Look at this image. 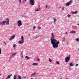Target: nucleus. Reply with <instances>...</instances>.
Segmentation results:
<instances>
[{
    "label": "nucleus",
    "mask_w": 79,
    "mask_h": 79,
    "mask_svg": "<svg viewBox=\"0 0 79 79\" xmlns=\"http://www.w3.org/2000/svg\"><path fill=\"white\" fill-rule=\"evenodd\" d=\"M51 44L53 45V48H58V44H60V41H57V40L55 39V36L53 33H51Z\"/></svg>",
    "instance_id": "nucleus-1"
},
{
    "label": "nucleus",
    "mask_w": 79,
    "mask_h": 79,
    "mask_svg": "<svg viewBox=\"0 0 79 79\" xmlns=\"http://www.w3.org/2000/svg\"><path fill=\"white\" fill-rule=\"evenodd\" d=\"M6 21H4L3 23L0 22V25H2V24H5V23H6V24L9 25L10 24V19H7Z\"/></svg>",
    "instance_id": "nucleus-2"
},
{
    "label": "nucleus",
    "mask_w": 79,
    "mask_h": 79,
    "mask_svg": "<svg viewBox=\"0 0 79 79\" xmlns=\"http://www.w3.org/2000/svg\"><path fill=\"white\" fill-rule=\"evenodd\" d=\"M21 37V41H19L18 42V43L20 44H23V43H24V36H22Z\"/></svg>",
    "instance_id": "nucleus-3"
},
{
    "label": "nucleus",
    "mask_w": 79,
    "mask_h": 79,
    "mask_svg": "<svg viewBox=\"0 0 79 79\" xmlns=\"http://www.w3.org/2000/svg\"><path fill=\"white\" fill-rule=\"evenodd\" d=\"M70 60V56H69L65 58V61L66 63H68V62Z\"/></svg>",
    "instance_id": "nucleus-4"
},
{
    "label": "nucleus",
    "mask_w": 79,
    "mask_h": 79,
    "mask_svg": "<svg viewBox=\"0 0 79 79\" xmlns=\"http://www.w3.org/2000/svg\"><path fill=\"white\" fill-rule=\"evenodd\" d=\"M18 78H17L16 79V77H17V75H14L13 79H21V76H20L19 75H18Z\"/></svg>",
    "instance_id": "nucleus-5"
},
{
    "label": "nucleus",
    "mask_w": 79,
    "mask_h": 79,
    "mask_svg": "<svg viewBox=\"0 0 79 79\" xmlns=\"http://www.w3.org/2000/svg\"><path fill=\"white\" fill-rule=\"evenodd\" d=\"M30 4L32 6L34 5V0H30Z\"/></svg>",
    "instance_id": "nucleus-6"
},
{
    "label": "nucleus",
    "mask_w": 79,
    "mask_h": 79,
    "mask_svg": "<svg viewBox=\"0 0 79 79\" xmlns=\"http://www.w3.org/2000/svg\"><path fill=\"white\" fill-rule=\"evenodd\" d=\"M17 23L19 27H20V26L22 25V22L21 20H19L17 22Z\"/></svg>",
    "instance_id": "nucleus-7"
},
{
    "label": "nucleus",
    "mask_w": 79,
    "mask_h": 79,
    "mask_svg": "<svg viewBox=\"0 0 79 79\" xmlns=\"http://www.w3.org/2000/svg\"><path fill=\"white\" fill-rule=\"evenodd\" d=\"M72 2L73 1H70L66 3V6H69V5H71Z\"/></svg>",
    "instance_id": "nucleus-8"
},
{
    "label": "nucleus",
    "mask_w": 79,
    "mask_h": 79,
    "mask_svg": "<svg viewBox=\"0 0 79 79\" xmlns=\"http://www.w3.org/2000/svg\"><path fill=\"white\" fill-rule=\"evenodd\" d=\"M15 35H13L12 36L10 37V39L9 40H11L12 39H15Z\"/></svg>",
    "instance_id": "nucleus-9"
},
{
    "label": "nucleus",
    "mask_w": 79,
    "mask_h": 79,
    "mask_svg": "<svg viewBox=\"0 0 79 79\" xmlns=\"http://www.w3.org/2000/svg\"><path fill=\"white\" fill-rule=\"evenodd\" d=\"M76 33L75 31H74L73 30L72 31H70V34H74Z\"/></svg>",
    "instance_id": "nucleus-10"
},
{
    "label": "nucleus",
    "mask_w": 79,
    "mask_h": 79,
    "mask_svg": "<svg viewBox=\"0 0 79 79\" xmlns=\"http://www.w3.org/2000/svg\"><path fill=\"white\" fill-rule=\"evenodd\" d=\"M77 11H76L75 12H72V14H77Z\"/></svg>",
    "instance_id": "nucleus-11"
},
{
    "label": "nucleus",
    "mask_w": 79,
    "mask_h": 79,
    "mask_svg": "<svg viewBox=\"0 0 79 79\" xmlns=\"http://www.w3.org/2000/svg\"><path fill=\"white\" fill-rule=\"evenodd\" d=\"M35 74H36V73H35V72H34V73H32L31 76H35Z\"/></svg>",
    "instance_id": "nucleus-12"
},
{
    "label": "nucleus",
    "mask_w": 79,
    "mask_h": 79,
    "mask_svg": "<svg viewBox=\"0 0 79 79\" xmlns=\"http://www.w3.org/2000/svg\"><path fill=\"white\" fill-rule=\"evenodd\" d=\"M33 65H35V66H37V65H38V64L37 63H33Z\"/></svg>",
    "instance_id": "nucleus-13"
},
{
    "label": "nucleus",
    "mask_w": 79,
    "mask_h": 79,
    "mask_svg": "<svg viewBox=\"0 0 79 79\" xmlns=\"http://www.w3.org/2000/svg\"><path fill=\"white\" fill-rule=\"evenodd\" d=\"M25 58H26L27 60H28L29 59V57L27 56L25 57Z\"/></svg>",
    "instance_id": "nucleus-14"
},
{
    "label": "nucleus",
    "mask_w": 79,
    "mask_h": 79,
    "mask_svg": "<svg viewBox=\"0 0 79 79\" xmlns=\"http://www.w3.org/2000/svg\"><path fill=\"white\" fill-rule=\"evenodd\" d=\"M56 19H55V18H54V23H55V22H56Z\"/></svg>",
    "instance_id": "nucleus-15"
},
{
    "label": "nucleus",
    "mask_w": 79,
    "mask_h": 79,
    "mask_svg": "<svg viewBox=\"0 0 79 79\" xmlns=\"http://www.w3.org/2000/svg\"><path fill=\"white\" fill-rule=\"evenodd\" d=\"M69 66H74V65L72 63H70L69 64Z\"/></svg>",
    "instance_id": "nucleus-16"
},
{
    "label": "nucleus",
    "mask_w": 79,
    "mask_h": 79,
    "mask_svg": "<svg viewBox=\"0 0 79 79\" xmlns=\"http://www.w3.org/2000/svg\"><path fill=\"white\" fill-rule=\"evenodd\" d=\"M10 75H8L7 77V79H10Z\"/></svg>",
    "instance_id": "nucleus-17"
},
{
    "label": "nucleus",
    "mask_w": 79,
    "mask_h": 79,
    "mask_svg": "<svg viewBox=\"0 0 79 79\" xmlns=\"http://www.w3.org/2000/svg\"><path fill=\"white\" fill-rule=\"evenodd\" d=\"M76 40L77 42H79V39L78 38H77V39H76Z\"/></svg>",
    "instance_id": "nucleus-18"
},
{
    "label": "nucleus",
    "mask_w": 79,
    "mask_h": 79,
    "mask_svg": "<svg viewBox=\"0 0 79 79\" xmlns=\"http://www.w3.org/2000/svg\"><path fill=\"white\" fill-rule=\"evenodd\" d=\"M56 63L57 64H60V62H59V61H57L56 62Z\"/></svg>",
    "instance_id": "nucleus-19"
},
{
    "label": "nucleus",
    "mask_w": 79,
    "mask_h": 79,
    "mask_svg": "<svg viewBox=\"0 0 79 79\" xmlns=\"http://www.w3.org/2000/svg\"><path fill=\"white\" fill-rule=\"evenodd\" d=\"M49 60L50 62H52V60L50 58H49Z\"/></svg>",
    "instance_id": "nucleus-20"
},
{
    "label": "nucleus",
    "mask_w": 79,
    "mask_h": 79,
    "mask_svg": "<svg viewBox=\"0 0 79 79\" xmlns=\"http://www.w3.org/2000/svg\"><path fill=\"white\" fill-rule=\"evenodd\" d=\"M67 16H68V17H69V18H70V17H71V15L69 14H68L67 15Z\"/></svg>",
    "instance_id": "nucleus-21"
},
{
    "label": "nucleus",
    "mask_w": 79,
    "mask_h": 79,
    "mask_svg": "<svg viewBox=\"0 0 79 79\" xmlns=\"http://www.w3.org/2000/svg\"><path fill=\"white\" fill-rule=\"evenodd\" d=\"M33 29L34 30V29H35V26H34L33 27Z\"/></svg>",
    "instance_id": "nucleus-22"
},
{
    "label": "nucleus",
    "mask_w": 79,
    "mask_h": 79,
    "mask_svg": "<svg viewBox=\"0 0 79 79\" xmlns=\"http://www.w3.org/2000/svg\"><path fill=\"white\" fill-rule=\"evenodd\" d=\"M16 53H12V55H16Z\"/></svg>",
    "instance_id": "nucleus-23"
},
{
    "label": "nucleus",
    "mask_w": 79,
    "mask_h": 79,
    "mask_svg": "<svg viewBox=\"0 0 79 79\" xmlns=\"http://www.w3.org/2000/svg\"><path fill=\"white\" fill-rule=\"evenodd\" d=\"M63 42H65V38H64L63 40Z\"/></svg>",
    "instance_id": "nucleus-24"
},
{
    "label": "nucleus",
    "mask_w": 79,
    "mask_h": 79,
    "mask_svg": "<svg viewBox=\"0 0 79 79\" xmlns=\"http://www.w3.org/2000/svg\"><path fill=\"white\" fill-rule=\"evenodd\" d=\"M2 53V51L1 50V48H0V54Z\"/></svg>",
    "instance_id": "nucleus-25"
},
{
    "label": "nucleus",
    "mask_w": 79,
    "mask_h": 79,
    "mask_svg": "<svg viewBox=\"0 0 79 79\" xmlns=\"http://www.w3.org/2000/svg\"><path fill=\"white\" fill-rule=\"evenodd\" d=\"M15 46H16V44H14V45L13 46V47L14 48H15Z\"/></svg>",
    "instance_id": "nucleus-26"
},
{
    "label": "nucleus",
    "mask_w": 79,
    "mask_h": 79,
    "mask_svg": "<svg viewBox=\"0 0 79 79\" xmlns=\"http://www.w3.org/2000/svg\"><path fill=\"white\" fill-rule=\"evenodd\" d=\"M38 29L39 30H40V29H41V27H38Z\"/></svg>",
    "instance_id": "nucleus-27"
},
{
    "label": "nucleus",
    "mask_w": 79,
    "mask_h": 79,
    "mask_svg": "<svg viewBox=\"0 0 79 79\" xmlns=\"http://www.w3.org/2000/svg\"><path fill=\"white\" fill-rule=\"evenodd\" d=\"M48 5H46V8H48Z\"/></svg>",
    "instance_id": "nucleus-28"
},
{
    "label": "nucleus",
    "mask_w": 79,
    "mask_h": 79,
    "mask_svg": "<svg viewBox=\"0 0 79 79\" xmlns=\"http://www.w3.org/2000/svg\"><path fill=\"white\" fill-rule=\"evenodd\" d=\"M39 11V10H35V11Z\"/></svg>",
    "instance_id": "nucleus-29"
},
{
    "label": "nucleus",
    "mask_w": 79,
    "mask_h": 79,
    "mask_svg": "<svg viewBox=\"0 0 79 79\" xmlns=\"http://www.w3.org/2000/svg\"><path fill=\"white\" fill-rule=\"evenodd\" d=\"M76 66H79V64H76Z\"/></svg>",
    "instance_id": "nucleus-30"
},
{
    "label": "nucleus",
    "mask_w": 79,
    "mask_h": 79,
    "mask_svg": "<svg viewBox=\"0 0 79 79\" xmlns=\"http://www.w3.org/2000/svg\"><path fill=\"white\" fill-rule=\"evenodd\" d=\"M19 2H20V3H21V0H19Z\"/></svg>",
    "instance_id": "nucleus-31"
},
{
    "label": "nucleus",
    "mask_w": 79,
    "mask_h": 79,
    "mask_svg": "<svg viewBox=\"0 0 79 79\" xmlns=\"http://www.w3.org/2000/svg\"><path fill=\"white\" fill-rule=\"evenodd\" d=\"M37 61H39L40 60V59H37Z\"/></svg>",
    "instance_id": "nucleus-32"
},
{
    "label": "nucleus",
    "mask_w": 79,
    "mask_h": 79,
    "mask_svg": "<svg viewBox=\"0 0 79 79\" xmlns=\"http://www.w3.org/2000/svg\"><path fill=\"white\" fill-rule=\"evenodd\" d=\"M23 78H24V79H26V77H23Z\"/></svg>",
    "instance_id": "nucleus-33"
},
{
    "label": "nucleus",
    "mask_w": 79,
    "mask_h": 79,
    "mask_svg": "<svg viewBox=\"0 0 79 79\" xmlns=\"http://www.w3.org/2000/svg\"><path fill=\"white\" fill-rule=\"evenodd\" d=\"M64 8H62V10H64Z\"/></svg>",
    "instance_id": "nucleus-34"
},
{
    "label": "nucleus",
    "mask_w": 79,
    "mask_h": 79,
    "mask_svg": "<svg viewBox=\"0 0 79 79\" xmlns=\"http://www.w3.org/2000/svg\"><path fill=\"white\" fill-rule=\"evenodd\" d=\"M22 56H23V52H21Z\"/></svg>",
    "instance_id": "nucleus-35"
},
{
    "label": "nucleus",
    "mask_w": 79,
    "mask_h": 79,
    "mask_svg": "<svg viewBox=\"0 0 79 79\" xmlns=\"http://www.w3.org/2000/svg\"><path fill=\"white\" fill-rule=\"evenodd\" d=\"M12 76V74H11L10 75V77H11V76Z\"/></svg>",
    "instance_id": "nucleus-36"
},
{
    "label": "nucleus",
    "mask_w": 79,
    "mask_h": 79,
    "mask_svg": "<svg viewBox=\"0 0 79 79\" xmlns=\"http://www.w3.org/2000/svg\"><path fill=\"white\" fill-rule=\"evenodd\" d=\"M66 34H68V32H66L65 33Z\"/></svg>",
    "instance_id": "nucleus-37"
},
{
    "label": "nucleus",
    "mask_w": 79,
    "mask_h": 79,
    "mask_svg": "<svg viewBox=\"0 0 79 79\" xmlns=\"http://www.w3.org/2000/svg\"><path fill=\"white\" fill-rule=\"evenodd\" d=\"M4 42L5 44V45H6V43H5V42Z\"/></svg>",
    "instance_id": "nucleus-38"
},
{
    "label": "nucleus",
    "mask_w": 79,
    "mask_h": 79,
    "mask_svg": "<svg viewBox=\"0 0 79 79\" xmlns=\"http://www.w3.org/2000/svg\"><path fill=\"white\" fill-rule=\"evenodd\" d=\"M28 35H29V36H30L31 35V34H29Z\"/></svg>",
    "instance_id": "nucleus-39"
},
{
    "label": "nucleus",
    "mask_w": 79,
    "mask_h": 79,
    "mask_svg": "<svg viewBox=\"0 0 79 79\" xmlns=\"http://www.w3.org/2000/svg\"><path fill=\"white\" fill-rule=\"evenodd\" d=\"M77 25H78V26H79V24H77Z\"/></svg>",
    "instance_id": "nucleus-40"
},
{
    "label": "nucleus",
    "mask_w": 79,
    "mask_h": 79,
    "mask_svg": "<svg viewBox=\"0 0 79 79\" xmlns=\"http://www.w3.org/2000/svg\"><path fill=\"white\" fill-rule=\"evenodd\" d=\"M22 58L23 57V55H22Z\"/></svg>",
    "instance_id": "nucleus-41"
},
{
    "label": "nucleus",
    "mask_w": 79,
    "mask_h": 79,
    "mask_svg": "<svg viewBox=\"0 0 79 79\" xmlns=\"http://www.w3.org/2000/svg\"><path fill=\"white\" fill-rule=\"evenodd\" d=\"M1 75H2V74H1L0 73V76H1Z\"/></svg>",
    "instance_id": "nucleus-42"
},
{
    "label": "nucleus",
    "mask_w": 79,
    "mask_h": 79,
    "mask_svg": "<svg viewBox=\"0 0 79 79\" xmlns=\"http://www.w3.org/2000/svg\"><path fill=\"white\" fill-rule=\"evenodd\" d=\"M27 0H25V1L26 2Z\"/></svg>",
    "instance_id": "nucleus-43"
},
{
    "label": "nucleus",
    "mask_w": 79,
    "mask_h": 79,
    "mask_svg": "<svg viewBox=\"0 0 79 79\" xmlns=\"http://www.w3.org/2000/svg\"><path fill=\"white\" fill-rule=\"evenodd\" d=\"M78 50H79V49H78Z\"/></svg>",
    "instance_id": "nucleus-44"
},
{
    "label": "nucleus",
    "mask_w": 79,
    "mask_h": 79,
    "mask_svg": "<svg viewBox=\"0 0 79 79\" xmlns=\"http://www.w3.org/2000/svg\"><path fill=\"white\" fill-rule=\"evenodd\" d=\"M37 38H36L35 39H37Z\"/></svg>",
    "instance_id": "nucleus-45"
}]
</instances>
